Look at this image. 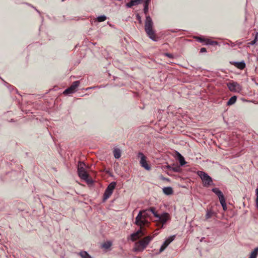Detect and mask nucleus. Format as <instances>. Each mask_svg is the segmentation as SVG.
I'll use <instances>...</instances> for the list:
<instances>
[{
  "mask_svg": "<svg viewBox=\"0 0 258 258\" xmlns=\"http://www.w3.org/2000/svg\"><path fill=\"white\" fill-rule=\"evenodd\" d=\"M214 214V212L212 211H207V213L206 214V219H208L212 217L213 215Z\"/></svg>",
  "mask_w": 258,
  "mask_h": 258,
  "instance_id": "bb28decb",
  "label": "nucleus"
},
{
  "mask_svg": "<svg viewBox=\"0 0 258 258\" xmlns=\"http://www.w3.org/2000/svg\"><path fill=\"white\" fill-rule=\"evenodd\" d=\"M157 218L159 221L164 224L170 219V216L169 214L164 213L161 215H159V217H157Z\"/></svg>",
  "mask_w": 258,
  "mask_h": 258,
  "instance_id": "f8f14e48",
  "label": "nucleus"
},
{
  "mask_svg": "<svg viewBox=\"0 0 258 258\" xmlns=\"http://www.w3.org/2000/svg\"><path fill=\"white\" fill-rule=\"evenodd\" d=\"M257 33H256V35H255V37H254V40H252V41H251L250 42H249V43H248V44H250V45H253V44H254L256 43V42L257 41Z\"/></svg>",
  "mask_w": 258,
  "mask_h": 258,
  "instance_id": "c756f323",
  "label": "nucleus"
},
{
  "mask_svg": "<svg viewBox=\"0 0 258 258\" xmlns=\"http://www.w3.org/2000/svg\"><path fill=\"white\" fill-rule=\"evenodd\" d=\"M197 39L200 42H203L204 41V40L200 37H197Z\"/></svg>",
  "mask_w": 258,
  "mask_h": 258,
  "instance_id": "f704fd0d",
  "label": "nucleus"
},
{
  "mask_svg": "<svg viewBox=\"0 0 258 258\" xmlns=\"http://www.w3.org/2000/svg\"><path fill=\"white\" fill-rule=\"evenodd\" d=\"M206 51V49L204 47H203L201 49L200 52H205Z\"/></svg>",
  "mask_w": 258,
  "mask_h": 258,
  "instance_id": "72a5a7b5",
  "label": "nucleus"
},
{
  "mask_svg": "<svg viewBox=\"0 0 258 258\" xmlns=\"http://www.w3.org/2000/svg\"><path fill=\"white\" fill-rule=\"evenodd\" d=\"M164 55L169 58H173V56L172 54L169 53H164Z\"/></svg>",
  "mask_w": 258,
  "mask_h": 258,
  "instance_id": "473e14b6",
  "label": "nucleus"
},
{
  "mask_svg": "<svg viewBox=\"0 0 258 258\" xmlns=\"http://www.w3.org/2000/svg\"><path fill=\"white\" fill-rule=\"evenodd\" d=\"M116 186V182H112L110 183L106 188L103 196V201L108 199L112 195L113 190Z\"/></svg>",
  "mask_w": 258,
  "mask_h": 258,
  "instance_id": "423d86ee",
  "label": "nucleus"
},
{
  "mask_svg": "<svg viewBox=\"0 0 258 258\" xmlns=\"http://www.w3.org/2000/svg\"><path fill=\"white\" fill-rule=\"evenodd\" d=\"M80 82L78 81L74 82L72 85L63 91V94L68 95L74 93L76 91L77 87L79 86Z\"/></svg>",
  "mask_w": 258,
  "mask_h": 258,
  "instance_id": "1a4fd4ad",
  "label": "nucleus"
},
{
  "mask_svg": "<svg viewBox=\"0 0 258 258\" xmlns=\"http://www.w3.org/2000/svg\"><path fill=\"white\" fill-rule=\"evenodd\" d=\"M212 190L218 197L219 200L224 198L222 191L220 190L218 188H214L212 189Z\"/></svg>",
  "mask_w": 258,
  "mask_h": 258,
  "instance_id": "4468645a",
  "label": "nucleus"
},
{
  "mask_svg": "<svg viewBox=\"0 0 258 258\" xmlns=\"http://www.w3.org/2000/svg\"><path fill=\"white\" fill-rule=\"evenodd\" d=\"M149 223L148 219L143 217L141 213H139L135 219V224L142 230L144 226H148Z\"/></svg>",
  "mask_w": 258,
  "mask_h": 258,
  "instance_id": "20e7f679",
  "label": "nucleus"
},
{
  "mask_svg": "<svg viewBox=\"0 0 258 258\" xmlns=\"http://www.w3.org/2000/svg\"><path fill=\"white\" fill-rule=\"evenodd\" d=\"M149 211L150 212H151L153 215H154V216L157 218V217H159V214H158L155 211V208L154 207H151L149 209H148Z\"/></svg>",
  "mask_w": 258,
  "mask_h": 258,
  "instance_id": "5701e85b",
  "label": "nucleus"
},
{
  "mask_svg": "<svg viewBox=\"0 0 258 258\" xmlns=\"http://www.w3.org/2000/svg\"><path fill=\"white\" fill-rule=\"evenodd\" d=\"M207 43L211 45H217L218 44L217 42L216 41H210L209 40H207Z\"/></svg>",
  "mask_w": 258,
  "mask_h": 258,
  "instance_id": "7c9ffc66",
  "label": "nucleus"
},
{
  "mask_svg": "<svg viewBox=\"0 0 258 258\" xmlns=\"http://www.w3.org/2000/svg\"><path fill=\"white\" fill-rule=\"evenodd\" d=\"M113 153V156L115 158L119 159L120 157L121 150L119 149H118L117 148H114Z\"/></svg>",
  "mask_w": 258,
  "mask_h": 258,
  "instance_id": "dca6fc26",
  "label": "nucleus"
},
{
  "mask_svg": "<svg viewBox=\"0 0 258 258\" xmlns=\"http://www.w3.org/2000/svg\"><path fill=\"white\" fill-rule=\"evenodd\" d=\"M106 20V17L104 15L99 16L97 18V20L98 22H101Z\"/></svg>",
  "mask_w": 258,
  "mask_h": 258,
  "instance_id": "a878e982",
  "label": "nucleus"
},
{
  "mask_svg": "<svg viewBox=\"0 0 258 258\" xmlns=\"http://www.w3.org/2000/svg\"><path fill=\"white\" fill-rule=\"evenodd\" d=\"M79 254L82 258H92L86 251H81L79 252Z\"/></svg>",
  "mask_w": 258,
  "mask_h": 258,
  "instance_id": "6ab92c4d",
  "label": "nucleus"
},
{
  "mask_svg": "<svg viewBox=\"0 0 258 258\" xmlns=\"http://www.w3.org/2000/svg\"><path fill=\"white\" fill-rule=\"evenodd\" d=\"M153 237L150 236H148L144 237L143 239L139 241L136 242L134 248V250L135 251H143L149 244L150 242L152 239Z\"/></svg>",
  "mask_w": 258,
  "mask_h": 258,
  "instance_id": "f03ea898",
  "label": "nucleus"
},
{
  "mask_svg": "<svg viewBox=\"0 0 258 258\" xmlns=\"http://www.w3.org/2000/svg\"><path fill=\"white\" fill-rule=\"evenodd\" d=\"M142 0H131L130 2L126 4V6L128 8H131L134 6H136L141 3Z\"/></svg>",
  "mask_w": 258,
  "mask_h": 258,
  "instance_id": "ddd939ff",
  "label": "nucleus"
},
{
  "mask_svg": "<svg viewBox=\"0 0 258 258\" xmlns=\"http://www.w3.org/2000/svg\"><path fill=\"white\" fill-rule=\"evenodd\" d=\"M137 17H138V19H139L140 21H141V17H140L139 15H138V16H137Z\"/></svg>",
  "mask_w": 258,
  "mask_h": 258,
  "instance_id": "e433bc0d",
  "label": "nucleus"
},
{
  "mask_svg": "<svg viewBox=\"0 0 258 258\" xmlns=\"http://www.w3.org/2000/svg\"><path fill=\"white\" fill-rule=\"evenodd\" d=\"M163 192L166 195H171L173 194V190L171 187H165L163 188Z\"/></svg>",
  "mask_w": 258,
  "mask_h": 258,
  "instance_id": "2eb2a0df",
  "label": "nucleus"
},
{
  "mask_svg": "<svg viewBox=\"0 0 258 258\" xmlns=\"http://www.w3.org/2000/svg\"><path fill=\"white\" fill-rule=\"evenodd\" d=\"M153 22L151 18L148 16L146 17L145 25V30L148 36L153 40L156 41V35L153 30Z\"/></svg>",
  "mask_w": 258,
  "mask_h": 258,
  "instance_id": "f257e3e1",
  "label": "nucleus"
},
{
  "mask_svg": "<svg viewBox=\"0 0 258 258\" xmlns=\"http://www.w3.org/2000/svg\"><path fill=\"white\" fill-rule=\"evenodd\" d=\"M233 64L237 67V68L242 70L245 67V62L242 61L241 62H234L233 63Z\"/></svg>",
  "mask_w": 258,
  "mask_h": 258,
  "instance_id": "f3484780",
  "label": "nucleus"
},
{
  "mask_svg": "<svg viewBox=\"0 0 258 258\" xmlns=\"http://www.w3.org/2000/svg\"><path fill=\"white\" fill-rule=\"evenodd\" d=\"M138 156L140 158V164L141 166L147 170H150L151 169V167L147 162L146 157L142 152L139 153Z\"/></svg>",
  "mask_w": 258,
  "mask_h": 258,
  "instance_id": "6e6552de",
  "label": "nucleus"
},
{
  "mask_svg": "<svg viewBox=\"0 0 258 258\" xmlns=\"http://www.w3.org/2000/svg\"><path fill=\"white\" fill-rule=\"evenodd\" d=\"M144 235L145 234L143 232V230L141 229H140L136 232L130 235V238L132 241H134Z\"/></svg>",
  "mask_w": 258,
  "mask_h": 258,
  "instance_id": "9d476101",
  "label": "nucleus"
},
{
  "mask_svg": "<svg viewBox=\"0 0 258 258\" xmlns=\"http://www.w3.org/2000/svg\"><path fill=\"white\" fill-rule=\"evenodd\" d=\"M85 164L83 162H80L78 166V172L79 177L88 183L91 182L88 178V174L84 168Z\"/></svg>",
  "mask_w": 258,
  "mask_h": 258,
  "instance_id": "7ed1b4c3",
  "label": "nucleus"
},
{
  "mask_svg": "<svg viewBox=\"0 0 258 258\" xmlns=\"http://www.w3.org/2000/svg\"><path fill=\"white\" fill-rule=\"evenodd\" d=\"M198 174L202 180L205 186H208L212 184L213 182L212 179L208 174L205 172L200 171L198 172Z\"/></svg>",
  "mask_w": 258,
  "mask_h": 258,
  "instance_id": "39448f33",
  "label": "nucleus"
},
{
  "mask_svg": "<svg viewBox=\"0 0 258 258\" xmlns=\"http://www.w3.org/2000/svg\"><path fill=\"white\" fill-rule=\"evenodd\" d=\"M150 2H145L144 11L145 14L148 12V6Z\"/></svg>",
  "mask_w": 258,
  "mask_h": 258,
  "instance_id": "cd10ccee",
  "label": "nucleus"
},
{
  "mask_svg": "<svg viewBox=\"0 0 258 258\" xmlns=\"http://www.w3.org/2000/svg\"><path fill=\"white\" fill-rule=\"evenodd\" d=\"M112 245V243L110 241H107L102 244V247L105 249L109 248Z\"/></svg>",
  "mask_w": 258,
  "mask_h": 258,
  "instance_id": "b1692460",
  "label": "nucleus"
},
{
  "mask_svg": "<svg viewBox=\"0 0 258 258\" xmlns=\"http://www.w3.org/2000/svg\"><path fill=\"white\" fill-rule=\"evenodd\" d=\"M236 97L235 96H232L231 97L229 100L227 102V105H231L234 104L236 101Z\"/></svg>",
  "mask_w": 258,
  "mask_h": 258,
  "instance_id": "412c9836",
  "label": "nucleus"
},
{
  "mask_svg": "<svg viewBox=\"0 0 258 258\" xmlns=\"http://www.w3.org/2000/svg\"><path fill=\"white\" fill-rule=\"evenodd\" d=\"M179 169H180L179 167H178V166L172 168V170L175 171V172H178L179 171Z\"/></svg>",
  "mask_w": 258,
  "mask_h": 258,
  "instance_id": "2f4dec72",
  "label": "nucleus"
},
{
  "mask_svg": "<svg viewBox=\"0 0 258 258\" xmlns=\"http://www.w3.org/2000/svg\"><path fill=\"white\" fill-rule=\"evenodd\" d=\"M255 195H256V199H255V203L256 206L258 209V187L255 189Z\"/></svg>",
  "mask_w": 258,
  "mask_h": 258,
  "instance_id": "c85d7f7f",
  "label": "nucleus"
},
{
  "mask_svg": "<svg viewBox=\"0 0 258 258\" xmlns=\"http://www.w3.org/2000/svg\"><path fill=\"white\" fill-rule=\"evenodd\" d=\"M178 159L180 163V164L181 166H183L185 164L186 162L185 161L184 157L180 154L179 153H178Z\"/></svg>",
  "mask_w": 258,
  "mask_h": 258,
  "instance_id": "4be33fe9",
  "label": "nucleus"
},
{
  "mask_svg": "<svg viewBox=\"0 0 258 258\" xmlns=\"http://www.w3.org/2000/svg\"><path fill=\"white\" fill-rule=\"evenodd\" d=\"M219 201L220 202V204L221 205V206H222L223 207V209L224 210H226V203H225V198H223L221 200H219Z\"/></svg>",
  "mask_w": 258,
  "mask_h": 258,
  "instance_id": "393cba45",
  "label": "nucleus"
},
{
  "mask_svg": "<svg viewBox=\"0 0 258 258\" xmlns=\"http://www.w3.org/2000/svg\"><path fill=\"white\" fill-rule=\"evenodd\" d=\"M174 236H171L167 239L163 244L161 245L159 252L161 253L164 250V249L167 247V246L174 240Z\"/></svg>",
  "mask_w": 258,
  "mask_h": 258,
  "instance_id": "9b49d317",
  "label": "nucleus"
},
{
  "mask_svg": "<svg viewBox=\"0 0 258 258\" xmlns=\"http://www.w3.org/2000/svg\"><path fill=\"white\" fill-rule=\"evenodd\" d=\"M151 0H146L145 1L150 2Z\"/></svg>",
  "mask_w": 258,
  "mask_h": 258,
  "instance_id": "4c0bfd02",
  "label": "nucleus"
},
{
  "mask_svg": "<svg viewBox=\"0 0 258 258\" xmlns=\"http://www.w3.org/2000/svg\"><path fill=\"white\" fill-rule=\"evenodd\" d=\"M166 167H167V168L169 169H170V170H172V167H171L170 165H168V166H167Z\"/></svg>",
  "mask_w": 258,
  "mask_h": 258,
  "instance_id": "c9c22d12",
  "label": "nucleus"
},
{
  "mask_svg": "<svg viewBox=\"0 0 258 258\" xmlns=\"http://www.w3.org/2000/svg\"><path fill=\"white\" fill-rule=\"evenodd\" d=\"M227 86L231 92H239L241 90L240 85L235 82H232L227 84Z\"/></svg>",
  "mask_w": 258,
  "mask_h": 258,
  "instance_id": "0eeeda50",
  "label": "nucleus"
},
{
  "mask_svg": "<svg viewBox=\"0 0 258 258\" xmlns=\"http://www.w3.org/2000/svg\"><path fill=\"white\" fill-rule=\"evenodd\" d=\"M139 213H141L142 215H143V217L146 218L148 219V218L150 217V214L149 211L148 209L145 210H141L139 212Z\"/></svg>",
  "mask_w": 258,
  "mask_h": 258,
  "instance_id": "a211bd4d",
  "label": "nucleus"
},
{
  "mask_svg": "<svg viewBox=\"0 0 258 258\" xmlns=\"http://www.w3.org/2000/svg\"><path fill=\"white\" fill-rule=\"evenodd\" d=\"M258 254V247L254 248V249L251 252L249 258H256Z\"/></svg>",
  "mask_w": 258,
  "mask_h": 258,
  "instance_id": "aec40b11",
  "label": "nucleus"
}]
</instances>
